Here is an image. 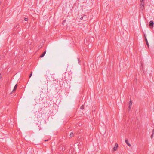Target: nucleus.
Wrapping results in <instances>:
<instances>
[{"label": "nucleus", "instance_id": "nucleus-1", "mask_svg": "<svg viewBox=\"0 0 154 154\" xmlns=\"http://www.w3.org/2000/svg\"><path fill=\"white\" fill-rule=\"evenodd\" d=\"M132 101L130 100L129 103V107H128V110L129 111H130L131 109V106L132 105Z\"/></svg>", "mask_w": 154, "mask_h": 154}, {"label": "nucleus", "instance_id": "nucleus-2", "mask_svg": "<svg viewBox=\"0 0 154 154\" xmlns=\"http://www.w3.org/2000/svg\"><path fill=\"white\" fill-rule=\"evenodd\" d=\"M17 84H16L14 86V89L12 91L10 94H12V92H14V91H15L16 90V89H17Z\"/></svg>", "mask_w": 154, "mask_h": 154}, {"label": "nucleus", "instance_id": "nucleus-3", "mask_svg": "<svg viewBox=\"0 0 154 154\" xmlns=\"http://www.w3.org/2000/svg\"><path fill=\"white\" fill-rule=\"evenodd\" d=\"M118 146V144L116 143L115 144V146L113 148V149L114 151L116 150H117Z\"/></svg>", "mask_w": 154, "mask_h": 154}, {"label": "nucleus", "instance_id": "nucleus-4", "mask_svg": "<svg viewBox=\"0 0 154 154\" xmlns=\"http://www.w3.org/2000/svg\"><path fill=\"white\" fill-rule=\"evenodd\" d=\"M125 142L129 146H131V144L129 143L128 140L127 139H125Z\"/></svg>", "mask_w": 154, "mask_h": 154}, {"label": "nucleus", "instance_id": "nucleus-5", "mask_svg": "<svg viewBox=\"0 0 154 154\" xmlns=\"http://www.w3.org/2000/svg\"><path fill=\"white\" fill-rule=\"evenodd\" d=\"M154 22L153 21H150L149 22V26L150 27H152L153 26Z\"/></svg>", "mask_w": 154, "mask_h": 154}, {"label": "nucleus", "instance_id": "nucleus-6", "mask_svg": "<svg viewBox=\"0 0 154 154\" xmlns=\"http://www.w3.org/2000/svg\"><path fill=\"white\" fill-rule=\"evenodd\" d=\"M46 50H45L44 52H43L40 55V57H43L45 55L46 53Z\"/></svg>", "mask_w": 154, "mask_h": 154}, {"label": "nucleus", "instance_id": "nucleus-7", "mask_svg": "<svg viewBox=\"0 0 154 154\" xmlns=\"http://www.w3.org/2000/svg\"><path fill=\"white\" fill-rule=\"evenodd\" d=\"M140 6H144V1H140Z\"/></svg>", "mask_w": 154, "mask_h": 154}, {"label": "nucleus", "instance_id": "nucleus-8", "mask_svg": "<svg viewBox=\"0 0 154 154\" xmlns=\"http://www.w3.org/2000/svg\"><path fill=\"white\" fill-rule=\"evenodd\" d=\"M145 40L146 42V43L147 46L149 48V44L147 40L146 37H145Z\"/></svg>", "mask_w": 154, "mask_h": 154}, {"label": "nucleus", "instance_id": "nucleus-9", "mask_svg": "<svg viewBox=\"0 0 154 154\" xmlns=\"http://www.w3.org/2000/svg\"><path fill=\"white\" fill-rule=\"evenodd\" d=\"M74 136V135L73 133L71 132L70 133V136L71 137H73Z\"/></svg>", "mask_w": 154, "mask_h": 154}, {"label": "nucleus", "instance_id": "nucleus-10", "mask_svg": "<svg viewBox=\"0 0 154 154\" xmlns=\"http://www.w3.org/2000/svg\"><path fill=\"white\" fill-rule=\"evenodd\" d=\"M140 8L143 10L144 8V6H140Z\"/></svg>", "mask_w": 154, "mask_h": 154}, {"label": "nucleus", "instance_id": "nucleus-11", "mask_svg": "<svg viewBox=\"0 0 154 154\" xmlns=\"http://www.w3.org/2000/svg\"><path fill=\"white\" fill-rule=\"evenodd\" d=\"M81 109H84V106L83 105H82L81 106Z\"/></svg>", "mask_w": 154, "mask_h": 154}, {"label": "nucleus", "instance_id": "nucleus-12", "mask_svg": "<svg viewBox=\"0 0 154 154\" xmlns=\"http://www.w3.org/2000/svg\"><path fill=\"white\" fill-rule=\"evenodd\" d=\"M65 150V148H62L61 149V150L63 151H64Z\"/></svg>", "mask_w": 154, "mask_h": 154}, {"label": "nucleus", "instance_id": "nucleus-13", "mask_svg": "<svg viewBox=\"0 0 154 154\" xmlns=\"http://www.w3.org/2000/svg\"><path fill=\"white\" fill-rule=\"evenodd\" d=\"M24 20L25 21H27L28 20V18H25V19H24Z\"/></svg>", "mask_w": 154, "mask_h": 154}, {"label": "nucleus", "instance_id": "nucleus-14", "mask_svg": "<svg viewBox=\"0 0 154 154\" xmlns=\"http://www.w3.org/2000/svg\"><path fill=\"white\" fill-rule=\"evenodd\" d=\"M154 134H152L151 135V138L152 139V138H153V135Z\"/></svg>", "mask_w": 154, "mask_h": 154}, {"label": "nucleus", "instance_id": "nucleus-15", "mask_svg": "<svg viewBox=\"0 0 154 154\" xmlns=\"http://www.w3.org/2000/svg\"><path fill=\"white\" fill-rule=\"evenodd\" d=\"M32 72H31V73L30 74V75L29 76V78H30L31 77V76L32 75Z\"/></svg>", "mask_w": 154, "mask_h": 154}, {"label": "nucleus", "instance_id": "nucleus-16", "mask_svg": "<svg viewBox=\"0 0 154 154\" xmlns=\"http://www.w3.org/2000/svg\"><path fill=\"white\" fill-rule=\"evenodd\" d=\"M78 62L79 63L80 62V60H79V59H78Z\"/></svg>", "mask_w": 154, "mask_h": 154}, {"label": "nucleus", "instance_id": "nucleus-17", "mask_svg": "<svg viewBox=\"0 0 154 154\" xmlns=\"http://www.w3.org/2000/svg\"><path fill=\"white\" fill-rule=\"evenodd\" d=\"M152 134H154V131L152 130Z\"/></svg>", "mask_w": 154, "mask_h": 154}, {"label": "nucleus", "instance_id": "nucleus-18", "mask_svg": "<svg viewBox=\"0 0 154 154\" xmlns=\"http://www.w3.org/2000/svg\"><path fill=\"white\" fill-rule=\"evenodd\" d=\"M83 18V17H81L80 18V19L81 20H82Z\"/></svg>", "mask_w": 154, "mask_h": 154}, {"label": "nucleus", "instance_id": "nucleus-19", "mask_svg": "<svg viewBox=\"0 0 154 154\" xmlns=\"http://www.w3.org/2000/svg\"><path fill=\"white\" fill-rule=\"evenodd\" d=\"M2 76L1 74H0V79H1L2 78Z\"/></svg>", "mask_w": 154, "mask_h": 154}, {"label": "nucleus", "instance_id": "nucleus-20", "mask_svg": "<svg viewBox=\"0 0 154 154\" xmlns=\"http://www.w3.org/2000/svg\"><path fill=\"white\" fill-rule=\"evenodd\" d=\"M66 21L65 20H64L63 21V23H64L65 21Z\"/></svg>", "mask_w": 154, "mask_h": 154}, {"label": "nucleus", "instance_id": "nucleus-21", "mask_svg": "<svg viewBox=\"0 0 154 154\" xmlns=\"http://www.w3.org/2000/svg\"><path fill=\"white\" fill-rule=\"evenodd\" d=\"M48 140H45V141H48Z\"/></svg>", "mask_w": 154, "mask_h": 154}, {"label": "nucleus", "instance_id": "nucleus-22", "mask_svg": "<svg viewBox=\"0 0 154 154\" xmlns=\"http://www.w3.org/2000/svg\"><path fill=\"white\" fill-rule=\"evenodd\" d=\"M144 1V0H140V1Z\"/></svg>", "mask_w": 154, "mask_h": 154}, {"label": "nucleus", "instance_id": "nucleus-23", "mask_svg": "<svg viewBox=\"0 0 154 154\" xmlns=\"http://www.w3.org/2000/svg\"><path fill=\"white\" fill-rule=\"evenodd\" d=\"M144 37H145H145H146V36H145V34H144Z\"/></svg>", "mask_w": 154, "mask_h": 154}, {"label": "nucleus", "instance_id": "nucleus-24", "mask_svg": "<svg viewBox=\"0 0 154 154\" xmlns=\"http://www.w3.org/2000/svg\"><path fill=\"white\" fill-rule=\"evenodd\" d=\"M141 66H143V64H141Z\"/></svg>", "mask_w": 154, "mask_h": 154}]
</instances>
